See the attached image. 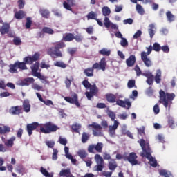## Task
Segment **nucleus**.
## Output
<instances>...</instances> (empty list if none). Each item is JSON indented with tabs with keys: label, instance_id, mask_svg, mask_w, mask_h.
Masks as SVG:
<instances>
[{
	"label": "nucleus",
	"instance_id": "13",
	"mask_svg": "<svg viewBox=\"0 0 177 177\" xmlns=\"http://www.w3.org/2000/svg\"><path fill=\"white\" fill-rule=\"evenodd\" d=\"M10 31V24L3 23V25L0 28V32L1 35H5L6 34H9Z\"/></svg>",
	"mask_w": 177,
	"mask_h": 177
},
{
	"label": "nucleus",
	"instance_id": "10",
	"mask_svg": "<svg viewBox=\"0 0 177 177\" xmlns=\"http://www.w3.org/2000/svg\"><path fill=\"white\" fill-rule=\"evenodd\" d=\"M9 67V73H11V74H17V68H19L21 71L24 70V64L17 61L15 62L13 64H10Z\"/></svg>",
	"mask_w": 177,
	"mask_h": 177
},
{
	"label": "nucleus",
	"instance_id": "23",
	"mask_svg": "<svg viewBox=\"0 0 177 177\" xmlns=\"http://www.w3.org/2000/svg\"><path fill=\"white\" fill-rule=\"evenodd\" d=\"M117 167V162H115L114 160H111V161L109 162L108 163V168L110 171H112V172L115 171Z\"/></svg>",
	"mask_w": 177,
	"mask_h": 177
},
{
	"label": "nucleus",
	"instance_id": "6",
	"mask_svg": "<svg viewBox=\"0 0 177 177\" xmlns=\"http://www.w3.org/2000/svg\"><path fill=\"white\" fill-rule=\"evenodd\" d=\"M39 57H41V55L38 52H36L32 57L28 56L24 57V62H21V63L24 64V70H28V68L26 64H32L34 62L39 60Z\"/></svg>",
	"mask_w": 177,
	"mask_h": 177
},
{
	"label": "nucleus",
	"instance_id": "41",
	"mask_svg": "<svg viewBox=\"0 0 177 177\" xmlns=\"http://www.w3.org/2000/svg\"><path fill=\"white\" fill-rule=\"evenodd\" d=\"M32 24V20L31 17H28L26 18V22L25 24L26 28H27L28 30V28H31Z\"/></svg>",
	"mask_w": 177,
	"mask_h": 177
},
{
	"label": "nucleus",
	"instance_id": "38",
	"mask_svg": "<svg viewBox=\"0 0 177 177\" xmlns=\"http://www.w3.org/2000/svg\"><path fill=\"white\" fill-rule=\"evenodd\" d=\"M94 147L97 153H102V151L103 150V143L98 142L96 145H94Z\"/></svg>",
	"mask_w": 177,
	"mask_h": 177
},
{
	"label": "nucleus",
	"instance_id": "43",
	"mask_svg": "<svg viewBox=\"0 0 177 177\" xmlns=\"http://www.w3.org/2000/svg\"><path fill=\"white\" fill-rule=\"evenodd\" d=\"M147 49L148 50L147 52L146 53L145 51H142L141 53V56L145 55V56L148 57L151 53V52L153 50V46H149V48H147Z\"/></svg>",
	"mask_w": 177,
	"mask_h": 177
},
{
	"label": "nucleus",
	"instance_id": "54",
	"mask_svg": "<svg viewBox=\"0 0 177 177\" xmlns=\"http://www.w3.org/2000/svg\"><path fill=\"white\" fill-rule=\"evenodd\" d=\"M63 6L66 10H70V12H73V8H71V6L68 4L66 1H64Z\"/></svg>",
	"mask_w": 177,
	"mask_h": 177
},
{
	"label": "nucleus",
	"instance_id": "29",
	"mask_svg": "<svg viewBox=\"0 0 177 177\" xmlns=\"http://www.w3.org/2000/svg\"><path fill=\"white\" fill-rule=\"evenodd\" d=\"M166 16L169 23H172V21H175V15H174L173 13L171 12V11H167L166 12Z\"/></svg>",
	"mask_w": 177,
	"mask_h": 177
},
{
	"label": "nucleus",
	"instance_id": "55",
	"mask_svg": "<svg viewBox=\"0 0 177 177\" xmlns=\"http://www.w3.org/2000/svg\"><path fill=\"white\" fill-rule=\"evenodd\" d=\"M134 70L136 73L137 77H139L142 75V70H140V68L139 67V66L136 65L134 68Z\"/></svg>",
	"mask_w": 177,
	"mask_h": 177
},
{
	"label": "nucleus",
	"instance_id": "37",
	"mask_svg": "<svg viewBox=\"0 0 177 177\" xmlns=\"http://www.w3.org/2000/svg\"><path fill=\"white\" fill-rule=\"evenodd\" d=\"M154 28H155V26L153 24H151L149 25V29L148 30V32L150 35V38H153L154 37Z\"/></svg>",
	"mask_w": 177,
	"mask_h": 177
},
{
	"label": "nucleus",
	"instance_id": "47",
	"mask_svg": "<svg viewBox=\"0 0 177 177\" xmlns=\"http://www.w3.org/2000/svg\"><path fill=\"white\" fill-rule=\"evenodd\" d=\"M104 24L106 28H110V26H111V22L110 21V19L106 17L104 19Z\"/></svg>",
	"mask_w": 177,
	"mask_h": 177
},
{
	"label": "nucleus",
	"instance_id": "53",
	"mask_svg": "<svg viewBox=\"0 0 177 177\" xmlns=\"http://www.w3.org/2000/svg\"><path fill=\"white\" fill-rule=\"evenodd\" d=\"M80 128L81 125L78 124L77 123L72 125V131H73L74 132H78Z\"/></svg>",
	"mask_w": 177,
	"mask_h": 177
},
{
	"label": "nucleus",
	"instance_id": "32",
	"mask_svg": "<svg viewBox=\"0 0 177 177\" xmlns=\"http://www.w3.org/2000/svg\"><path fill=\"white\" fill-rule=\"evenodd\" d=\"M155 82L156 84H160L161 82V71L157 70L156 74L155 75Z\"/></svg>",
	"mask_w": 177,
	"mask_h": 177
},
{
	"label": "nucleus",
	"instance_id": "17",
	"mask_svg": "<svg viewBox=\"0 0 177 177\" xmlns=\"http://www.w3.org/2000/svg\"><path fill=\"white\" fill-rule=\"evenodd\" d=\"M34 82H35V80L34 79V77H28L23 80L21 82L20 85L21 86H28L30 84H34Z\"/></svg>",
	"mask_w": 177,
	"mask_h": 177
},
{
	"label": "nucleus",
	"instance_id": "33",
	"mask_svg": "<svg viewBox=\"0 0 177 177\" xmlns=\"http://www.w3.org/2000/svg\"><path fill=\"white\" fill-rule=\"evenodd\" d=\"M136 10L138 12L139 15H145V8L140 4H136Z\"/></svg>",
	"mask_w": 177,
	"mask_h": 177
},
{
	"label": "nucleus",
	"instance_id": "8",
	"mask_svg": "<svg viewBox=\"0 0 177 177\" xmlns=\"http://www.w3.org/2000/svg\"><path fill=\"white\" fill-rule=\"evenodd\" d=\"M125 161H128L131 165H140V162L138 160L136 153L131 152L129 154L126 152Z\"/></svg>",
	"mask_w": 177,
	"mask_h": 177
},
{
	"label": "nucleus",
	"instance_id": "58",
	"mask_svg": "<svg viewBox=\"0 0 177 177\" xmlns=\"http://www.w3.org/2000/svg\"><path fill=\"white\" fill-rule=\"evenodd\" d=\"M175 124V122L174 121V118L169 117L168 118V125L169 128H174V124Z\"/></svg>",
	"mask_w": 177,
	"mask_h": 177
},
{
	"label": "nucleus",
	"instance_id": "24",
	"mask_svg": "<svg viewBox=\"0 0 177 177\" xmlns=\"http://www.w3.org/2000/svg\"><path fill=\"white\" fill-rule=\"evenodd\" d=\"M15 140H16V137L12 136L10 139L4 142V145L6 146V147H13Z\"/></svg>",
	"mask_w": 177,
	"mask_h": 177
},
{
	"label": "nucleus",
	"instance_id": "9",
	"mask_svg": "<svg viewBox=\"0 0 177 177\" xmlns=\"http://www.w3.org/2000/svg\"><path fill=\"white\" fill-rule=\"evenodd\" d=\"M88 88L90 89V92L86 91L85 93V95H86L88 100H92V97H93V96H96V95H97V93H99V88H97L96 84H91L90 88Z\"/></svg>",
	"mask_w": 177,
	"mask_h": 177
},
{
	"label": "nucleus",
	"instance_id": "52",
	"mask_svg": "<svg viewBox=\"0 0 177 177\" xmlns=\"http://www.w3.org/2000/svg\"><path fill=\"white\" fill-rule=\"evenodd\" d=\"M14 45H17L18 46L19 45H21V39L20 37H15L13 39Z\"/></svg>",
	"mask_w": 177,
	"mask_h": 177
},
{
	"label": "nucleus",
	"instance_id": "3",
	"mask_svg": "<svg viewBox=\"0 0 177 177\" xmlns=\"http://www.w3.org/2000/svg\"><path fill=\"white\" fill-rule=\"evenodd\" d=\"M106 66L107 62H106V58L103 57L99 63H95L91 68H85L83 73L86 77H92L94 75V70H102V71H106Z\"/></svg>",
	"mask_w": 177,
	"mask_h": 177
},
{
	"label": "nucleus",
	"instance_id": "20",
	"mask_svg": "<svg viewBox=\"0 0 177 177\" xmlns=\"http://www.w3.org/2000/svg\"><path fill=\"white\" fill-rule=\"evenodd\" d=\"M105 97L107 100V102H109V103H115L116 99H117V96H115V95L113 94V93H107L105 95Z\"/></svg>",
	"mask_w": 177,
	"mask_h": 177
},
{
	"label": "nucleus",
	"instance_id": "18",
	"mask_svg": "<svg viewBox=\"0 0 177 177\" xmlns=\"http://www.w3.org/2000/svg\"><path fill=\"white\" fill-rule=\"evenodd\" d=\"M141 60H142L145 66L147 67H151L153 66V62H151V59L149 58V57H147L146 55H141Z\"/></svg>",
	"mask_w": 177,
	"mask_h": 177
},
{
	"label": "nucleus",
	"instance_id": "25",
	"mask_svg": "<svg viewBox=\"0 0 177 177\" xmlns=\"http://www.w3.org/2000/svg\"><path fill=\"white\" fill-rule=\"evenodd\" d=\"M10 132V127L9 126L0 127V135H5Z\"/></svg>",
	"mask_w": 177,
	"mask_h": 177
},
{
	"label": "nucleus",
	"instance_id": "2",
	"mask_svg": "<svg viewBox=\"0 0 177 177\" xmlns=\"http://www.w3.org/2000/svg\"><path fill=\"white\" fill-rule=\"evenodd\" d=\"M140 146L142 147V152L140 153L141 157H146L150 162L151 167L156 168L157 167V160L151 156V149L149 142H146L144 139H140Z\"/></svg>",
	"mask_w": 177,
	"mask_h": 177
},
{
	"label": "nucleus",
	"instance_id": "45",
	"mask_svg": "<svg viewBox=\"0 0 177 177\" xmlns=\"http://www.w3.org/2000/svg\"><path fill=\"white\" fill-rule=\"evenodd\" d=\"M107 115L108 117H109V118H111V121H115V113L113 112L112 111H109L107 113Z\"/></svg>",
	"mask_w": 177,
	"mask_h": 177
},
{
	"label": "nucleus",
	"instance_id": "64",
	"mask_svg": "<svg viewBox=\"0 0 177 177\" xmlns=\"http://www.w3.org/2000/svg\"><path fill=\"white\" fill-rule=\"evenodd\" d=\"M160 49L165 53H169V47H168V46H163L160 47Z\"/></svg>",
	"mask_w": 177,
	"mask_h": 177
},
{
	"label": "nucleus",
	"instance_id": "46",
	"mask_svg": "<svg viewBox=\"0 0 177 177\" xmlns=\"http://www.w3.org/2000/svg\"><path fill=\"white\" fill-rule=\"evenodd\" d=\"M152 49L155 52H160L161 50V46L158 43H154Z\"/></svg>",
	"mask_w": 177,
	"mask_h": 177
},
{
	"label": "nucleus",
	"instance_id": "26",
	"mask_svg": "<svg viewBox=\"0 0 177 177\" xmlns=\"http://www.w3.org/2000/svg\"><path fill=\"white\" fill-rule=\"evenodd\" d=\"M40 14L44 19H49V16H50V12L46 9L40 10Z\"/></svg>",
	"mask_w": 177,
	"mask_h": 177
},
{
	"label": "nucleus",
	"instance_id": "11",
	"mask_svg": "<svg viewBox=\"0 0 177 177\" xmlns=\"http://www.w3.org/2000/svg\"><path fill=\"white\" fill-rule=\"evenodd\" d=\"M64 100L67 102L68 103H70L71 104H75L77 107H81V104H80V102L78 101V95L75 93H74L72 95V97H65Z\"/></svg>",
	"mask_w": 177,
	"mask_h": 177
},
{
	"label": "nucleus",
	"instance_id": "40",
	"mask_svg": "<svg viewBox=\"0 0 177 177\" xmlns=\"http://www.w3.org/2000/svg\"><path fill=\"white\" fill-rule=\"evenodd\" d=\"M42 31L43 32H44V34H50V35H52L55 32V31H53V29L46 26L43 28Z\"/></svg>",
	"mask_w": 177,
	"mask_h": 177
},
{
	"label": "nucleus",
	"instance_id": "5",
	"mask_svg": "<svg viewBox=\"0 0 177 177\" xmlns=\"http://www.w3.org/2000/svg\"><path fill=\"white\" fill-rule=\"evenodd\" d=\"M159 103L163 104L164 107L166 109L168 106L172 104V100L175 99V95L174 93H165L162 90L159 91Z\"/></svg>",
	"mask_w": 177,
	"mask_h": 177
},
{
	"label": "nucleus",
	"instance_id": "57",
	"mask_svg": "<svg viewBox=\"0 0 177 177\" xmlns=\"http://www.w3.org/2000/svg\"><path fill=\"white\" fill-rule=\"evenodd\" d=\"M25 5H26V1H24V0H19L18 1L19 9H23V8H24Z\"/></svg>",
	"mask_w": 177,
	"mask_h": 177
},
{
	"label": "nucleus",
	"instance_id": "22",
	"mask_svg": "<svg viewBox=\"0 0 177 177\" xmlns=\"http://www.w3.org/2000/svg\"><path fill=\"white\" fill-rule=\"evenodd\" d=\"M26 16V12L20 10L15 13V18L17 20H21V19H24Z\"/></svg>",
	"mask_w": 177,
	"mask_h": 177
},
{
	"label": "nucleus",
	"instance_id": "39",
	"mask_svg": "<svg viewBox=\"0 0 177 177\" xmlns=\"http://www.w3.org/2000/svg\"><path fill=\"white\" fill-rule=\"evenodd\" d=\"M95 160L97 162V164H104V160H103V158L100 156L99 154H96L95 156Z\"/></svg>",
	"mask_w": 177,
	"mask_h": 177
},
{
	"label": "nucleus",
	"instance_id": "59",
	"mask_svg": "<svg viewBox=\"0 0 177 177\" xmlns=\"http://www.w3.org/2000/svg\"><path fill=\"white\" fill-rule=\"evenodd\" d=\"M153 113L154 114L157 115L160 113V106L158 104H156L153 106Z\"/></svg>",
	"mask_w": 177,
	"mask_h": 177
},
{
	"label": "nucleus",
	"instance_id": "50",
	"mask_svg": "<svg viewBox=\"0 0 177 177\" xmlns=\"http://www.w3.org/2000/svg\"><path fill=\"white\" fill-rule=\"evenodd\" d=\"M125 157H127V152H125L123 155H121V153L116 154L117 160H124V161H126Z\"/></svg>",
	"mask_w": 177,
	"mask_h": 177
},
{
	"label": "nucleus",
	"instance_id": "44",
	"mask_svg": "<svg viewBox=\"0 0 177 177\" xmlns=\"http://www.w3.org/2000/svg\"><path fill=\"white\" fill-rule=\"evenodd\" d=\"M103 168H104V164H97L94 167L95 171H97V172H102L103 171Z\"/></svg>",
	"mask_w": 177,
	"mask_h": 177
},
{
	"label": "nucleus",
	"instance_id": "61",
	"mask_svg": "<svg viewBox=\"0 0 177 177\" xmlns=\"http://www.w3.org/2000/svg\"><path fill=\"white\" fill-rule=\"evenodd\" d=\"M46 145L50 149H53V147H55V142L53 141H46Z\"/></svg>",
	"mask_w": 177,
	"mask_h": 177
},
{
	"label": "nucleus",
	"instance_id": "15",
	"mask_svg": "<svg viewBox=\"0 0 177 177\" xmlns=\"http://www.w3.org/2000/svg\"><path fill=\"white\" fill-rule=\"evenodd\" d=\"M136 63V57L133 55H131L129 58L126 59V64L127 67H133Z\"/></svg>",
	"mask_w": 177,
	"mask_h": 177
},
{
	"label": "nucleus",
	"instance_id": "30",
	"mask_svg": "<svg viewBox=\"0 0 177 177\" xmlns=\"http://www.w3.org/2000/svg\"><path fill=\"white\" fill-rule=\"evenodd\" d=\"M89 138H91L89 133L86 132H83V133L82 134V142L83 143H86V142L89 140Z\"/></svg>",
	"mask_w": 177,
	"mask_h": 177
},
{
	"label": "nucleus",
	"instance_id": "19",
	"mask_svg": "<svg viewBox=\"0 0 177 177\" xmlns=\"http://www.w3.org/2000/svg\"><path fill=\"white\" fill-rule=\"evenodd\" d=\"M22 106L25 113H30L31 110V105L30 104V101L28 100H24Z\"/></svg>",
	"mask_w": 177,
	"mask_h": 177
},
{
	"label": "nucleus",
	"instance_id": "1",
	"mask_svg": "<svg viewBox=\"0 0 177 177\" xmlns=\"http://www.w3.org/2000/svg\"><path fill=\"white\" fill-rule=\"evenodd\" d=\"M37 130V132H41V133H52V132H56L59 127L57 125L53 124L52 122H48L45 124H39L37 122H34L31 124H28L26 126V131L29 136L32 135V131Z\"/></svg>",
	"mask_w": 177,
	"mask_h": 177
},
{
	"label": "nucleus",
	"instance_id": "56",
	"mask_svg": "<svg viewBox=\"0 0 177 177\" xmlns=\"http://www.w3.org/2000/svg\"><path fill=\"white\" fill-rule=\"evenodd\" d=\"M142 36V30H138L133 36V39H138Z\"/></svg>",
	"mask_w": 177,
	"mask_h": 177
},
{
	"label": "nucleus",
	"instance_id": "36",
	"mask_svg": "<svg viewBox=\"0 0 177 177\" xmlns=\"http://www.w3.org/2000/svg\"><path fill=\"white\" fill-rule=\"evenodd\" d=\"M54 66L60 67L61 68H66L67 67V64H64L63 62L56 61L54 62Z\"/></svg>",
	"mask_w": 177,
	"mask_h": 177
},
{
	"label": "nucleus",
	"instance_id": "27",
	"mask_svg": "<svg viewBox=\"0 0 177 177\" xmlns=\"http://www.w3.org/2000/svg\"><path fill=\"white\" fill-rule=\"evenodd\" d=\"M99 53L102 56H110V55H111V50L104 48L99 51Z\"/></svg>",
	"mask_w": 177,
	"mask_h": 177
},
{
	"label": "nucleus",
	"instance_id": "31",
	"mask_svg": "<svg viewBox=\"0 0 177 177\" xmlns=\"http://www.w3.org/2000/svg\"><path fill=\"white\" fill-rule=\"evenodd\" d=\"M77 156H79L82 160H84V158H86V157H88V153H86V151L85 150H79Z\"/></svg>",
	"mask_w": 177,
	"mask_h": 177
},
{
	"label": "nucleus",
	"instance_id": "14",
	"mask_svg": "<svg viewBox=\"0 0 177 177\" xmlns=\"http://www.w3.org/2000/svg\"><path fill=\"white\" fill-rule=\"evenodd\" d=\"M118 125H120V122L115 120L113 125L109 126V133L110 136L113 137L115 135V131L117 130V128H118Z\"/></svg>",
	"mask_w": 177,
	"mask_h": 177
},
{
	"label": "nucleus",
	"instance_id": "42",
	"mask_svg": "<svg viewBox=\"0 0 177 177\" xmlns=\"http://www.w3.org/2000/svg\"><path fill=\"white\" fill-rule=\"evenodd\" d=\"M32 73H36L39 70V62H35L32 66H31Z\"/></svg>",
	"mask_w": 177,
	"mask_h": 177
},
{
	"label": "nucleus",
	"instance_id": "51",
	"mask_svg": "<svg viewBox=\"0 0 177 177\" xmlns=\"http://www.w3.org/2000/svg\"><path fill=\"white\" fill-rule=\"evenodd\" d=\"M127 86L129 89H132V88L135 87V80H130L127 83Z\"/></svg>",
	"mask_w": 177,
	"mask_h": 177
},
{
	"label": "nucleus",
	"instance_id": "7",
	"mask_svg": "<svg viewBox=\"0 0 177 177\" xmlns=\"http://www.w3.org/2000/svg\"><path fill=\"white\" fill-rule=\"evenodd\" d=\"M76 41V42H82L84 37L81 35L75 36L73 33L68 32L63 35L62 41L64 42H71L72 41Z\"/></svg>",
	"mask_w": 177,
	"mask_h": 177
},
{
	"label": "nucleus",
	"instance_id": "63",
	"mask_svg": "<svg viewBox=\"0 0 177 177\" xmlns=\"http://www.w3.org/2000/svg\"><path fill=\"white\" fill-rule=\"evenodd\" d=\"M138 135H140L141 136H143V135H145V127H142L141 128H138Z\"/></svg>",
	"mask_w": 177,
	"mask_h": 177
},
{
	"label": "nucleus",
	"instance_id": "49",
	"mask_svg": "<svg viewBox=\"0 0 177 177\" xmlns=\"http://www.w3.org/2000/svg\"><path fill=\"white\" fill-rule=\"evenodd\" d=\"M120 45L123 48H127V46H128V40H127L126 38H124V37L122 38V39L120 41Z\"/></svg>",
	"mask_w": 177,
	"mask_h": 177
},
{
	"label": "nucleus",
	"instance_id": "4",
	"mask_svg": "<svg viewBox=\"0 0 177 177\" xmlns=\"http://www.w3.org/2000/svg\"><path fill=\"white\" fill-rule=\"evenodd\" d=\"M66 48V43L63 41H58L54 44V46L50 47L47 50V55L53 57V59H57V57H63V53L60 49Z\"/></svg>",
	"mask_w": 177,
	"mask_h": 177
},
{
	"label": "nucleus",
	"instance_id": "35",
	"mask_svg": "<svg viewBox=\"0 0 177 177\" xmlns=\"http://www.w3.org/2000/svg\"><path fill=\"white\" fill-rule=\"evenodd\" d=\"M40 172L42 174V175H44V176L45 177H53V174L48 173L46 171V169L44 168V167H41L40 168Z\"/></svg>",
	"mask_w": 177,
	"mask_h": 177
},
{
	"label": "nucleus",
	"instance_id": "12",
	"mask_svg": "<svg viewBox=\"0 0 177 177\" xmlns=\"http://www.w3.org/2000/svg\"><path fill=\"white\" fill-rule=\"evenodd\" d=\"M89 127H91L93 128V135L94 136H100L102 135V129L103 128L100 124L93 122V124H90Z\"/></svg>",
	"mask_w": 177,
	"mask_h": 177
},
{
	"label": "nucleus",
	"instance_id": "62",
	"mask_svg": "<svg viewBox=\"0 0 177 177\" xmlns=\"http://www.w3.org/2000/svg\"><path fill=\"white\" fill-rule=\"evenodd\" d=\"M59 142L60 145H63L64 146H66L67 145V139L66 138H63L62 137L59 138Z\"/></svg>",
	"mask_w": 177,
	"mask_h": 177
},
{
	"label": "nucleus",
	"instance_id": "34",
	"mask_svg": "<svg viewBox=\"0 0 177 177\" xmlns=\"http://www.w3.org/2000/svg\"><path fill=\"white\" fill-rule=\"evenodd\" d=\"M102 12L104 16H109L111 13V10L108 6H104L102 9Z\"/></svg>",
	"mask_w": 177,
	"mask_h": 177
},
{
	"label": "nucleus",
	"instance_id": "16",
	"mask_svg": "<svg viewBox=\"0 0 177 177\" xmlns=\"http://www.w3.org/2000/svg\"><path fill=\"white\" fill-rule=\"evenodd\" d=\"M116 104L118 106H120V107H124V108L126 107L127 109V110L131 109V102L123 101L122 100H118L116 101Z\"/></svg>",
	"mask_w": 177,
	"mask_h": 177
},
{
	"label": "nucleus",
	"instance_id": "28",
	"mask_svg": "<svg viewBox=\"0 0 177 177\" xmlns=\"http://www.w3.org/2000/svg\"><path fill=\"white\" fill-rule=\"evenodd\" d=\"M87 20H96L97 19V14H95V12H90L87 16Z\"/></svg>",
	"mask_w": 177,
	"mask_h": 177
},
{
	"label": "nucleus",
	"instance_id": "60",
	"mask_svg": "<svg viewBox=\"0 0 177 177\" xmlns=\"http://www.w3.org/2000/svg\"><path fill=\"white\" fill-rule=\"evenodd\" d=\"M82 85L86 88V89H89L90 86L92 85L91 84L88 80H85L82 82Z\"/></svg>",
	"mask_w": 177,
	"mask_h": 177
},
{
	"label": "nucleus",
	"instance_id": "48",
	"mask_svg": "<svg viewBox=\"0 0 177 177\" xmlns=\"http://www.w3.org/2000/svg\"><path fill=\"white\" fill-rule=\"evenodd\" d=\"M32 74L34 77H37L39 80H43V81L45 80V77L42 76V75H41V73H38V71L33 72Z\"/></svg>",
	"mask_w": 177,
	"mask_h": 177
},
{
	"label": "nucleus",
	"instance_id": "21",
	"mask_svg": "<svg viewBox=\"0 0 177 177\" xmlns=\"http://www.w3.org/2000/svg\"><path fill=\"white\" fill-rule=\"evenodd\" d=\"M10 114H12V115H19V114H21V109H20V106H12L10 109Z\"/></svg>",
	"mask_w": 177,
	"mask_h": 177
}]
</instances>
